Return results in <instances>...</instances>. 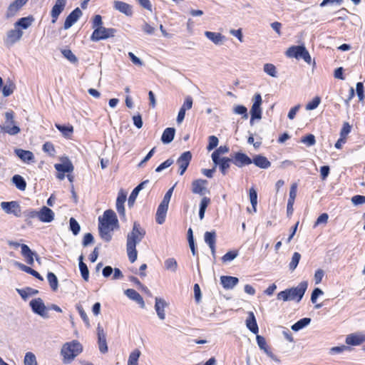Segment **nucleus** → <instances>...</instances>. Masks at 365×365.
<instances>
[{
  "mask_svg": "<svg viewBox=\"0 0 365 365\" xmlns=\"http://www.w3.org/2000/svg\"><path fill=\"white\" fill-rule=\"evenodd\" d=\"M145 235V230L140 225L135 222L132 230L127 235L126 251L128 259L131 263H133L138 257L136 250L137 244L140 243Z\"/></svg>",
  "mask_w": 365,
  "mask_h": 365,
  "instance_id": "obj_1",
  "label": "nucleus"
},
{
  "mask_svg": "<svg viewBox=\"0 0 365 365\" xmlns=\"http://www.w3.org/2000/svg\"><path fill=\"white\" fill-rule=\"evenodd\" d=\"M83 351V346L77 340L65 343L61 350L63 364L71 363Z\"/></svg>",
  "mask_w": 365,
  "mask_h": 365,
  "instance_id": "obj_2",
  "label": "nucleus"
},
{
  "mask_svg": "<svg viewBox=\"0 0 365 365\" xmlns=\"http://www.w3.org/2000/svg\"><path fill=\"white\" fill-rule=\"evenodd\" d=\"M286 55L289 58H294L297 60L303 59L309 65H315V61H312L309 51L304 45L292 46L289 47L286 51Z\"/></svg>",
  "mask_w": 365,
  "mask_h": 365,
  "instance_id": "obj_3",
  "label": "nucleus"
},
{
  "mask_svg": "<svg viewBox=\"0 0 365 365\" xmlns=\"http://www.w3.org/2000/svg\"><path fill=\"white\" fill-rule=\"evenodd\" d=\"M5 124L2 126V130L10 135H16L21 132L20 128L14 120V113L12 110L4 113Z\"/></svg>",
  "mask_w": 365,
  "mask_h": 365,
  "instance_id": "obj_4",
  "label": "nucleus"
},
{
  "mask_svg": "<svg viewBox=\"0 0 365 365\" xmlns=\"http://www.w3.org/2000/svg\"><path fill=\"white\" fill-rule=\"evenodd\" d=\"M115 32L116 30L115 29L101 26L94 29L91 36V40L96 42L101 40L107 39L113 37Z\"/></svg>",
  "mask_w": 365,
  "mask_h": 365,
  "instance_id": "obj_5",
  "label": "nucleus"
},
{
  "mask_svg": "<svg viewBox=\"0 0 365 365\" xmlns=\"http://www.w3.org/2000/svg\"><path fill=\"white\" fill-rule=\"evenodd\" d=\"M252 106L250 110L251 119L250 124H253V121L255 119L260 120L262 118V108L261 105L262 103V99L261 95L257 93L252 98Z\"/></svg>",
  "mask_w": 365,
  "mask_h": 365,
  "instance_id": "obj_6",
  "label": "nucleus"
},
{
  "mask_svg": "<svg viewBox=\"0 0 365 365\" xmlns=\"http://www.w3.org/2000/svg\"><path fill=\"white\" fill-rule=\"evenodd\" d=\"M307 287V282L303 281L301 282L296 287L287 289L290 301L297 300V302H299L302 299Z\"/></svg>",
  "mask_w": 365,
  "mask_h": 365,
  "instance_id": "obj_7",
  "label": "nucleus"
},
{
  "mask_svg": "<svg viewBox=\"0 0 365 365\" xmlns=\"http://www.w3.org/2000/svg\"><path fill=\"white\" fill-rule=\"evenodd\" d=\"M29 304L35 314L41 316L43 319L48 318V310L41 298L32 299Z\"/></svg>",
  "mask_w": 365,
  "mask_h": 365,
  "instance_id": "obj_8",
  "label": "nucleus"
},
{
  "mask_svg": "<svg viewBox=\"0 0 365 365\" xmlns=\"http://www.w3.org/2000/svg\"><path fill=\"white\" fill-rule=\"evenodd\" d=\"M99 223L105 224L113 228L118 227V220L116 214L112 210H107L102 217L98 218Z\"/></svg>",
  "mask_w": 365,
  "mask_h": 365,
  "instance_id": "obj_9",
  "label": "nucleus"
},
{
  "mask_svg": "<svg viewBox=\"0 0 365 365\" xmlns=\"http://www.w3.org/2000/svg\"><path fill=\"white\" fill-rule=\"evenodd\" d=\"M23 31L19 29H14L9 30L4 39V44L7 47H11L16 42L19 41L23 36Z\"/></svg>",
  "mask_w": 365,
  "mask_h": 365,
  "instance_id": "obj_10",
  "label": "nucleus"
},
{
  "mask_svg": "<svg viewBox=\"0 0 365 365\" xmlns=\"http://www.w3.org/2000/svg\"><path fill=\"white\" fill-rule=\"evenodd\" d=\"M0 206L6 214H12L18 217L21 216V207L17 201L1 202Z\"/></svg>",
  "mask_w": 365,
  "mask_h": 365,
  "instance_id": "obj_11",
  "label": "nucleus"
},
{
  "mask_svg": "<svg viewBox=\"0 0 365 365\" xmlns=\"http://www.w3.org/2000/svg\"><path fill=\"white\" fill-rule=\"evenodd\" d=\"M207 181L203 179H197L193 180L192 182V193L200 196H203L205 194L209 193L210 191L207 187Z\"/></svg>",
  "mask_w": 365,
  "mask_h": 365,
  "instance_id": "obj_12",
  "label": "nucleus"
},
{
  "mask_svg": "<svg viewBox=\"0 0 365 365\" xmlns=\"http://www.w3.org/2000/svg\"><path fill=\"white\" fill-rule=\"evenodd\" d=\"M192 159V154L190 151L183 153L178 159L177 163L179 165V174L182 175L186 171Z\"/></svg>",
  "mask_w": 365,
  "mask_h": 365,
  "instance_id": "obj_13",
  "label": "nucleus"
},
{
  "mask_svg": "<svg viewBox=\"0 0 365 365\" xmlns=\"http://www.w3.org/2000/svg\"><path fill=\"white\" fill-rule=\"evenodd\" d=\"M54 212L46 206H43L38 210V220L41 222H51L54 220Z\"/></svg>",
  "mask_w": 365,
  "mask_h": 365,
  "instance_id": "obj_14",
  "label": "nucleus"
},
{
  "mask_svg": "<svg viewBox=\"0 0 365 365\" xmlns=\"http://www.w3.org/2000/svg\"><path fill=\"white\" fill-rule=\"evenodd\" d=\"M98 344L101 353L105 354L108 351V345L106 341V334L103 328L98 324L97 327Z\"/></svg>",
  "mask_w": 365,
  "mask_h": 365,
  "instance_id": "obj_15",
  "label": "nucleus"
},
{
  "mask_svg": "<svg viewBox=\"0 0 365 365\" xmlns=\"http://www.w3.org/2000/svg\"><path fill=\"white\" fill-rule=\"evenodd\" d=\"M113 9L127 16H131L133 14L132 6L122 1H113Z\"/></svg>",
  "mask_w": 365,
  "mask_h": 365,
  "instance_id": "obj_16",
  "label": "nucleus"
},
{
  "mask_svg": "<svg viewBox=\"0 0 365 365\" xmlns=\"http://www.w3.org/2000/svg\"><path fill=\"white\" fill-rule=\"evenodd\" d=\"M82 11L79 8L75 9L66 19L63 28L68 29L71 28L81 16Z\"/></svg>",
  "mask_w": 365,
  "mask_h": 365,
  "instance_id": "obj_17",
  "label": "nucleus"
},
{
  "mask_svg": "<svg viewBox=\"0 0 365 365\" xmlns=\"http://www.w3.org/2000/svg\"><path fill=\"white\" fill-rule=\"evenodd\" d=\"M346 344L351 346H359L365 341V335L361 333H353L346 337Z\"/></svg>",
  "mask_w": 365,
  "mask_h": 365,
  "instance_id": "obj_18",
  "label": "nucleus"
},
{
  "mask_svg": "<svg viewBox=\"0 0 365 365\" xmlns=\"http://www.w3.org/2000/svg\"><path fill=\"white\" fill-rule=\"evenodd\" d=\"M28 1V0H15L11 3L7 9L6 18H11L16 14L19 9Z\"/></svg>",
  "mask_w": 365,
  "mask_h": 365,
  "instance_id": "obj_19",
  "label": "nucleus"
},
{
  "mask_svg": "<svg viewBox=\"0 0 365 365\" xmlns=\"http://www.w3.org/2000/svg\"><path fill=\"white\" fill-rule=\"evenodd\" d=\"M66 4V0H56L54 6H53L51 15L52 17V23H55L61 14V13L63 11Z\"/></svg>",
  "mask_w": 365,
  "mask_h": 365,
  "instance_id": "obj_20",
  "label": "nucleus"
},
{
  "mask_svg": "<svg viewBox=\"0 0 365 365\" xmlns=\"http://www.w3.org/2000/svg\"><path fill=\"white\" fill-rule=\"evenodd\" d=\"M233 163L239 167H243L252 163V159L248 157L246 154L242 153H237L234 156Z\"/></svg>",
  "mask_w": 365,
  "mask_h": 365,
  "instance_id": "obj_21",
  "label": "nucleus"
},
{
  "mask_svg": "<svg viewBox=\"0 0 365 365\" xmlns=\"http://www.w3.org/2000/svg\"><path fill=\"white\" fill-rule=\"evenodd\" d=\"M167 306L168 304L163 299L155 297V309L158 318L161 320L165 318V308Z\"/></svg>",
  "mask_w": 365,
  "mask_h": 365,
  "instance_id": "obj_22",
  "label": "nucleus"
},
{
  "mask_svg": "<svg viewBox=\"0 0 365 365\" xmlns=\"http://www.w3.org/2000/svg\"><path fill=\"white\" fill-rule=\"evenodd\" d=\"M115 228L110 227L108 225H106L105 224L99 223L98 230L101 237L106 242L110 241L112 238L111 232L114 230Z\"/></svg>",
  "mask_w": 365,
  "mask_h": 365,
  "instance_id": "obj_23",
  "label": "nucleus"
},
{
  "mask_svg": "<svg viewBox=\"0 0 365 365\" xmlns=\"http://www.w3.org/2000/svg\"><path fill=\"white\" fill-rule=\"evenodd\" d=\"M125 294L131 300L138 303L141 308H145V302L143 297L133 289H128L125 291Z\"/></svg>",
  "mask_w": 365,
  "mask_h": 365,
  "instance_id": "obj_24",
  "label": "nucleus"
},
{
  "mask_svg": "<svg viewBox=\"0 0 365 365\" xmlns=\"http://www.w3.org/2000/svg\"><path fill=\"white\" fill-rule=\"evenodd\" d=\"M205 242L210 247L212 255L215 257V243H216V233L215 232H206L204 235Z\"/></svg>",
  "mask_w": 365,
  "mask_h": 365,
  "instance_id": "obj_25",
  "label": "nucleus"
},
{
  "mask_svg": "<svg viewBox=\"0 0 365 365\" xmlns=\"http://www.w3.org/2000/svg\"><path fill=\"white\" fill-rule=\"evenodd\" d=\"M238 282V278L235 277L222 276L220 277V282L226 289H231L234 288L237 284Z\"/></svg>",
  "mask_w": 365,
  "mask_h": 365,
  "instance_id": "obj_26",
  "label": "nucleus"
},
{
  "mask_svg": "<svg viewBox=\"0 0 365 365\" xmlns=\"http://www.w3.org/2000/svg\"><path fill=\"white\" fill-rule=\"evenodd\" d=\"M56 170L59 173H71L73 172L74 168L71 162L67 158H66L62 163H57L54 165Z\"/></svg>",
  "mask_w": 365,
  "mask_h": 365,
  "instance_id": "obj_27",
  "label": "nucleus"
},
{
  "mask_svg": "<svg viewBox=\"0 0 365 365\" xmlns=\"http://www.w3.org/2000/svg\"><path fill=\"white\" fill-rule=\"evenodd\" d=\"M256 339L257 344L261 350L264 351V352L272 359L278 361L277 357L269 350L266 340L263 336L257 335Z\"/></svg>",
  "mask_w": 365,
  "mask_h": 365,
  "instance_id": "obj_28",
  "label": "nucleus"
},
{
  "mask_svg": "<svg viewBox=\"0 0 365 365\" xmlns=\"http://www.w3.org/2000/svg\"><path fill=\"white\" fill-rule=\"evenodd\" d=\"M14 152L23 162L26 163L34 162V155L32 152L22 149H15Z\"/></svg>",
  "mask_w": 365,
  "mask_h": 365,
  "instance_id": "obj_29",
  "label": "nucleus"
},
{
  "mask_svg": "<svg viewBox=\"0 0 365 365\" xmlns=\"http://www.w3.org/2000/svg\"><path fill=\"white\" fill-rule=\"evenodd\" d=\"M205 36L213 42L215 45H221L224 43L225 37L220 33H215L212 31H205Z\"/></svg>",
  "mask_w": 365,
  "mask_h": 365,
  "instance_id": "obj_30",
  "label": "nucleus"
},
{
  "mask_svg": "<svg viewBox=\"0 0 365 365\" xmlns=\"http://www.w3.org/2000/svg\"><path fill=\"white\" fill-rule=\"evenodd\" d=\"M252 163L262 169H267L270 167L271 163L267 160V158L261 155H256L254 156L253 159H252Z\"/></svg>",
  "mask_w": 365,
  "mask_h": 365,
  "instance_id": "obj_31",
  "label": "nucleus"
},
{
  "mask_svg": "<svg viewBox=\"0 0 365 365\" xmlns=\"http://www.w3.org/2000/svg\"><path fill=\"white\" fill-rule=\"evenodd\" d=\"M247 327L254 334H257L259 331L258 325L252 312L248 313V317L246 319Z\"/></svg>",
  "mask_w": 365,
  "mask_h": 365,
  "instance_id": "obj_32",
  "label": "nucleus"
},
{
  "mask_svg": "<svg viewBox=\"0 0 365 365\" xmlns=\"http://www.w3.org/2000/svg\"><path fill=\"white\" fill-rule=\"evenodd\" d=\"M168 209V205L163 203L159 205L156 212V222L159 225H162L165 222Z\"/></svg>",
  "mask_w": 365,
  "mask_h": 365,
  "instance_id": "obj_33",
  "label": "nucleus"
},
{
  "mask_svg": "<svg viewBox=\"0 0 365 365\" xmlns=\"http://www.w3.org/2000/svg\"><path fill=\"white\" fill-rule=\"evenodd\" d=\"M175 134V129L174 128H167L166 129H165L161 137V140L163 143H170L174 139Z\"/></svg>",
  "mask_w": 365,
  "mask_h": 365,
  "instance_id": "obj_34",
  "label": "nucleus"
},
{
  "mask_svg": "<svg viewBox=\"0 0 365 365\" xmlns=\"http://www.w3.org/2000/svg\"><path fill=\"white\" fill-rule=\"evenodd\" d=\"M229 152V148L226 145H221L216 150H215L212 153V160L215 165V166L217 165L219 163V160L221 159L220 156L222 154H225Z\"/></svg>",
  "mask_w": 365,
  "mask_h": 365,
  "instance_id": "obj_35",
  "label": "nucleus"
},
{
  "mask_svg": "<svg viewBox=\"0 0 365 365\" xmlns=\"http://www.w3.org/2000/svg\"><path fill=\"white\" fill-rule=\"evenodd\" d=\"M21 254L26 258L28 264L32 265L34 264V256L35 255L31 249L26 245H21Z\"/></svg>",
  "mask_w": 365,
  "mask_h": 365,
  "instance_id": "obj_36",
  "label": "nucleus"
},
{
  "mask_svg": "<svg viewBox=\"0 0 365 365\" xmlns=\"http://www.w3.org/2000/svg\"><path fill=\"white\" fill-rule=\"evenodd\" d=\"M33 20L34 19L29 16L21 18L14 24V27L16 29L22 28L26 29L31 25Z\"/></svg>",
  "mask_w": 365,
  "mask_h": 365,
  "instance_id": "obj_37",
  "label": "nucleus"
},
{
  "mask_svg": "<svg viewBox=\"0 0 365 365\" xmlns=\"http://www.w3.org/2000/svg\"><path fill=\"white\" fill-rule=\"evenodd\" d=\"M12 182L20 190L24 191L26 187V182L25 180L19 175H15L11 178Z\"/></svg>",
  "mask_w": 365,
  "mask_h": 365,
  "instance_id": "obj_38",
  "label": "nucleus"
},
{
  "mask_svg": "<svg viewBox=\"0 0 365 365\" xmlns=\"http://www.w3.org/2000/svg\"><path fill=\"white\" fill-rule=\"evenodd\" d=\"M15 264L17 265L22 271L33 275L34 277H36L40 280H43V277L41 276V274L36 270L31 269V267H27L18 262H15Z\"/></svg>",
  "mask_w": 365,
  "mask_h": 365,
  "instance_id": "obj_39",
  "label": "nucleus"
},
{
  "mask_svg": "<svg viewBox=\"0 0 365 365\" xmlns=\"http://www.w3.org/2000/svg\"><path fill=\"white\" fill-rule=\"evenodd\" d=\"M210 203V199L207 197H203L200 203L199 217L202 220L208 205Z\"/></svg>",
  "mask_w": 365,
  "mask_h": 365,
  "instance_id": "obj_40",
  "label": "nucleus"
},
{
  "mask_svg": "<svg viewBox=\"0 0 365 365\" xmlns=\"http://www.w3.org/2000/svg\"><path fill=\"white\" fill-rule=\"evenodd\" d=\"M311 322V319L310 318H303L300 320H299L298 322H297L295 324H294L292 326V329L294 331H299L300 329L304 328L305 327H307V325H309Z\"/></svg>",
  "mask_w": 365,
  "mask_h": 365,
  "instance_id": "obj_41",
  "label": "nucleus"
},
{
  "mask_svg": "<svg viewBox=\"0 0 365 365\" xmlns=\"http://www.w3.org/2000/svg\"><path fill=\"white\" fill-rule=\"evenodd\" d=\"M56 128L67 138H70L73 133V127L72 125L66 126L60 124H56Z\"/></svg>",
  "mask_w": 365,
  "mask_h": 365,
  "instance_id": "obj_42",
  "label": "nucleus"
},
{
  "mask_svg": "<svg viewBox=\"0 0 365 365\" xmlns=\"http://www.w3.org/2000/svg\"><path fill=\"white\" fill-rule=\"evenodd\" d=\"M79 269L81 274L84 280L88 281L89 277V271L87 265L83 262V257L81 255L79 257Z\"/></svg>",
  "mask_w": 365,
  "mask_h": 365,
  "instance_id": "obj_43",
  "label": "nucleus"
},
{
  "mask_svg": "<svg viewBox=\"0 0 365 365\" xmlns=\"http://www.w3.org/2000/svg\"><path fill=\"white\" fill-rule=\"evenodd\" d=\"M231 161V159L229 158H222L219 160V163L217 165L223 175L227 173V170L230 166Z\"/></svg>",
  "mask_w": 365,
  "mask_h": 365,
  "instance_id": "obj_44",
  "label": "nucleus"
},
{
  "mask_svg": "<svg viewBox=\"0 0 365 365\" xmlns=\"http://www.w3.org/2000/svg\"><path fill=\"white\" fill-rule=\"evenodd\" d=\"M47 279L53 291H56L58 287V281L56 276L53 272H48Z\"/></svg>",
  "mask_w": 365,
  "mask_h": 365,
  "instance_id": "obj_45",
  "label": "nucleus"
},
{
  "mask_svg": "<svg viewBox=\"0 0 365 365\" xmlns=\"http://www.w3.org/2000/svg\"><path fill=\"white\" fill-rule=\"evenodd\" d=\"M263 70L264 73H266L267 75L272 76V77H277V71L275 66L272 63H265L264 65Z\"/></svg>",
  "mask_w": 365,
  "mask_h": 365,
  "instance_id": "obj_46",
  "label": "nucleus"
},
{
  "mask_svg": "<svg viewBox=\"0 0 365 365\" xmlns=\"http://www.w3.org/2000/svg\"><path fill=\"white\" fill-rule=\"evenodd\" d=\"M249 195H250V202L252 206L253 212H256V211H257L256 207L257 205V193L254 187H251L250 189Z\"/></svg>",
  "mask_w": 365,
  "mask_h": 365,
  "instance_id": "obj_47",
  "label": "nucleus"
},
{
  "mask_svg": "<svg viewBox=\"0 0 365 365\" xmlns=\"http://www.w3.org/2000/svg\"><path fill=\"white\" fill-rule=\"evenodd\" d=\"M140 356V351L138 349H135L129 356L128 365H138V361Z\"/></svg>",
  "mask_w": 365,
  "mask_h": 365,
  "instance_id": "obj_48",
  "label": "nucleus"
},
{
  "mask_svg": "<svg viewBox=\"0 0 365 365\" xmlns=\"http://www.w3.org/2000/svg\"><path fill=\"white\" fill-rule=\"evenodd\" d=\"M165 269L175 272L178 269V262L174 258H168L165 261Z\"/></svg>",
  "mask_w": 365,
  "mask_h": 365,
  "instance_id": "obj_49",
  "label": "nucleus"
},
{
  "mask_svg": "<svg viewBox=\"0 0 365 365\" xmlns=\"http://www.w3.org/2000/svg\"><path fill=\"white\" fill-rule=\"evenodd\" d=\"M233 112L235 114L241 115L242 118L247 119L248 118L247 109L245 106L242 105L235 106L233 108Z\"/></svg>",
  "mask_w": 365,
  "mask_h": 365,
  "instance_id": "obj_50",
  "label": "nucleus"
},
{
  "mask_svg": "<svg viewBox=\"0 0 365 365\" xmlns=\"http://www.w3.org/2000/svg\"><path fill=\"white\" fill-rule=\"evenodd\" d=\"M61 53L71 63H76L78 62V58L70 49H63Z\"/></svg>",
  "mask_w": 365,
  "mask_h": 365,
  "instance_id": "obj_51",
  "label": "nucleus"
},
{
  "mask_svg": "<svg viewBox=\"0 0 365 365\" xmlns=\"http://www.w3.org/2000/svg\"><path fill=\"white\" fill-rule=\"evenodd\" d=\"M301 259V255L299 252H294L292 255V260L289 262V267L291 271L294 270Z\"/></svg>",
  "mask_w": 365,
  "mask_h": 365,
  "instance_id": "obj_52",
  "label": "nucleus"
},
{
  "mask_svg": "<svg viewBox=\"0 0 365 365\" xmlns=\"http://www.w3.org/2000/svg\"><path fill=\"white\" fill-rule=\"evenodd\" d=\"M24 365H37L36 356L32 352H27L24 356Z\"/></svg>",
  "mask_w": 365,
  "mask_h": 365,
  "instance_id": "obj_53",
  "label": "nucleus"
},
{
  "mask_svg": "<svg viewBox=\"0 0 365 365\" xmlns=\"http://www.w3.org/2000/svg\"><path fill=\"white\" fill-rule=\"evenodd\" d=\"M237 256L238 252L237 250L229 251L222 257V260L225 263L230 262L234 260Z\"/></svg>",
  "mask_w": 365,
  "mask_h": 365,
  "instance_id": "obj_54",
  "label": "nucleus"
},
{
  "mask_svg": "<svg viewBox=\"0 0 365 365\" xmlns=\"http://www.w3.org/2000/svg\"><path fill=\"white\" fill-rule=\"evenodd\" d=\"M76 309L78 310L81 319L85 322L86 327H90L89 319H88L86 312L84 311L83 307L81 304H77Z\"/></svg>",
  "mask_w": 365,
  "mask_h": 365,
  "instance_id": "obj_55",
  "label": "nucleus"
},
{
  "mask_svg": "<svg viewBox=\"0 0 365 365\" xmlns=\"http://www.w3.org/2000/svg\"><path fill=\"white\" fill-rule=\"evenodd\" d=\"M70 229L72 231L74 235H76L79 233L81 227L78 222L73 218L71 217L69 220Z\"/></svg>",
  "mask_w": 365,
  "mask_h": 365,
  "instance_id": "obj_56",
  "label": "nucleus"
},
{
  "mask_svg": "<svg viewBox=\"0 0 365 365\" xmlns=\"http://www.w3.org/2000/svg\"><path fill=\"white\" fill-rule=\"evenodd\" d=\"M321 102V98L319 96L314 97L312 101L309 102L306 105V109L307 110H312L317 108Z\"/></svg>",
  "mask_w": 365,
  "mask_h": 365,
  "instance_id": "obj_57",
  "label": "nucleus"
},
{
  "mask_svg": "<svg viewBox=\"0 0 365 365\" xmlns=\"http://www.w3.org/2000/svg\"><path fill=\"white\" fill-rule=\"evenodd\" d=\"M24 215L26 218L25 220L26 222H28L29 220H30L31 219H34V218L38 219V210H33V209L27 210L24 211Z\"/></svg>",
  "mask_w": 365,
  "mask_h": 365,
  "instance_id": "obj_58",
  "label": "nucleus"
},
{
  "mask_svg": "<svg viewBox=\"0 0 365 365\" xmlns=\"http://www.w3.org/2000/svg\"><path fill=\"white\" fill-rule=\"evenodd\" d=\"M329 215L327 213L320 215L314 225V227L319 225H326L328 222Z\"/></svg>",
  "mask_w": 365,
  "mask_h": 365,
  "instance_id": "obj_59",
  "label": "nucleus"
},
{
  "mask_svg": "<svg viewBox=\"0 0 365 365\" xmlns=\"http://www.w3.org/2000/svg\"><path fill=\"white\" fill-rule=\"evenodd\" d=\"M218 138L215 135H211L209 137V144L207 145V150L209 151L215 148L218 145Z\"/></svg>",
  "mask_w": 365,
  "mask_h": 365,
  "instance_id": "obj_60",
  "label": "nucleus"
},
{
  "mask_svg": "<svg viewBox=\"0 0 365 365\" xmlns=\"http://www.w3.org/2000/svg\"><path fill=\"white\" fill-rule=\"evenodd\" d=\"M43 150L48 153L50 155H54L55 148L53 145L50 142H46L43 145Z\"/></svg>",
  "mask_w": 365,
  "mask_h": 365,
  "instance_id": "obj_61",
  "label": "nucleus"
},
{
  "mask_svg": "<svg viewBox=\"0 0 365 365\" xmlns=\"http://www.w3.org/2000/svg\"><path fill=\"white\" fill-rule=\"evenodd\" d=\"M14 86L12 83L5 85L2 88V93L4 97H7L13 93Z\"/></svg>",
  "mask_w": 365,
  "mask_h": 365,
  "instance_id": "obj_62",
  "label": "nucleus"
},
{
  "mask_svg": "<svg viewBox=\"0 0 365 365\" xmlns=\"http://www.w3.org/2000/svg\"><path fill=\"white\" fill-rule=\"evenodd\" d=\"M302 142L308 146L314 145L316 143L315 137L312 134H309L302 139Z\"/></svg>",
  "mask_w": 365,
  "mask_h": 365,
  "instance_id": "obj_63",
  "label": "nucleus"
},
{
  "mask_svg": "<svg viewBox=\"0 0 365 365\" xmlns=\"http://www.w3.org/2000/svg\"><path fill=\"white\" fill-rule=\"evenodd\" d=\"M351 200L354 205H363L365 204V196L359 195H354L351 197Z\"/></svg>",
  "mask_w": 365,
  "mask_h": 365,
  "instance_id": "obj_64",
  "label": "nucleus"
}]
</instances>
